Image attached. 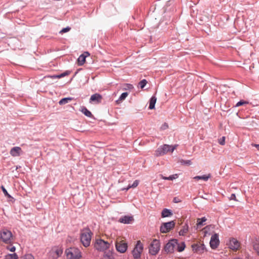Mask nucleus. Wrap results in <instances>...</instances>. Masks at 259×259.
<instances>
[{
  "instance_id": "49",
  "label": "nucleus",
  "mask_w": 259,
  "mask_h": 259,
  "mask_svg": "<svg viewBox=\"0 0 259 259\" xmlns=\"http://www.w3.org/2000/svg\"><path fill=\"white\" fill-rule=\"evenodd\" d=\"M129 189H127V188H122L121 190H125V191H127Z\"/></svg>"
},
{
  "instance_id": "26",
  "label": "nucleus",
  "mask_w": 259,
  "mask_h": 259,
  "mask_svg": "<svg viewBox=\"0 0 259 259\" xmlns=\"http://www.w3.org/2000/svg\"><path fill=\"white\" fill-rule=\"evenodd\" d=\"M176 246L177 247V249L178 251L182 252L185 249L186 245L184 242H182L181 243H179L178 242V244H177Z\"/></svg>"
},
{
  "instance_id": "31",
  "label": "nucleus",
  "mask_w": 259,
  "mask_h": 259,
  "mask_svg": "<svg viewBox=\"0 0 259 259\" xmlns=\"http://www.w3.org/2000/svg\"><path fill=\"white\" fill-rule=\"evenodd\" d=\"M1 188L6 197H7L9 198L13 199V198L11 196V195L8 193L7 190L5 189V187L3 185H2Z\"/></svg>"
},
{
  "instance_id": "23",
  "label": "nucleus",
  "mask_w": 259,
  "mask_h": 259,
  "mask_svg": "<svg viewBox=\"0 0 259 259\" xmlns=\"http://www.w3.org/2000/svg\"><path fill=\"white\" fill-rule=\"evenodd\" d=\"M210 178V175H203V176H197L194 177V179L196 180H203L204 181H207L208 179Z\"/></svg>"
},
{
  "instance_id": "40",
  "label": "nucleus",
  "mask_w": 259,
  "mask_h": 259,
  "mask_svg": "<svg viewBox=\"0 0 259 259\" xmlns=\"http://www.w3.org/2000/svg\"><path fill=\"white\" fill-rule=\"evenodd\" d=\"M7 249L11 252H14L16 250V247L14 246H11L10 247H8Z\"/></svg>"
},
{
  "instance_id": "33",
  "label": "nucleus",
  "mask_w": 259,
  "mask_h": 259,
  "mask_svg": "<svg viewBox=\"0 0 259 259\" xmlns=\"http://www.w3.org/2000/svg\"><path fill=\"white\" fill-rule=\"evenodd\" d=\"M248 104V101H244V100H240L239 101V102H238L236 105H235V107H239V106H242V105H246V104Z\"/></svg>"
},
{
  "instance_id": "22",
  "label": "nucleus",
  "mask_w": 259,
  "mask_h": 259,
  "mask_svg": "<svg viewBox=\"0 0 259 259\" xmlns=\"http://www.w3.org/2000/svg\"><path fill=\"white\" fill-rule=\"evenodd\" d=\"M85 56L84 55L81 54L77 59L78 65L79 66L83 65L85 62Z\"/></svg>"
},
{
  "instance_id": "47",
  "label": "nucleus",
  "mask_w": 259,
  "mask_h": 259,
  "mask_svg": "<svg viewBox=\"0 0 259 259\" xmlns=\"http://www.w3.org/2000/svg\"><path fill=\"white\" fill-rule=\"evenodd\" d=\"M168 127V125L167 124H166V123H165L163 125V129H165L166 128H167Z\"/></svg>"
},
{
  "instance_id": "45",
  "label": "nucleus",
  "mask_w": 259,
  "mask_h": 259,
  "mask_svg": "<svg viewBox=\"0 0 259 259\" xmlns=\"http://www.w3.org/2000/svg\"><path fill=\"white\" fill-rule=\"evenodd\" d=\"M160 177H161V179L163 180H168V177H164L162 175H160Z\"/></svg>"
},
{
  "instance_id": "14",
  "label": "nucleus",
  "mask_w": 259,
  "mask_h": 259,
  "mask_svg": "<svg viewBox=\"0 0 259 259\" xmlns=\"http://www.w3.org/2000/svg\"><path fill=\"white\" fill-rule=\"evenodd\" d=\"M22 151L19 147H13L10 151V154L14 157L19 156L22 154Z\"/></svg>"
},
{
  "instance_id": "18",
  "label": "nucleus",
  "mask_w": 259,
  "mask_h": 259,
  "mask_svg": "<svg viewBox=\"0 0 259 259\" xmlns=\"http://www.w3.org/2000/svg\"><path fill=\"white\" fill-rule=\"evenodd\" d=\"M172 212L170 209L164 208L161 212V217L166 218L169 217L172 215Z\"/></svg>"
},
{
  "instance_id": "51",
  "label": "nucleus",
  "mask_w": 259,
  "mask_h": 259,
  "mask_svg": "<svg viewBox=\"0 0 259 259\" xmlns=\"http://www.w3.org/2000/svg\"><path fill=\"white\" fill-rule=\"evenodd\" d=\"M4 259H5V258H4Z\"/></svg>"
},
{
  "instance_id": "11",
  "label": "nucleus",
  "mask_w": 259,
  "mask_h": 259,
  "mask_svg": "<svg viewBox=\"0 0 259 259\" xmlns=\"http://www.w3.org/2000/svg\"><path fill=\"white\" fill-rule=\"evenodd\" d=\"M115 247L117 251L120 253H124L127 250V244L123 241H119V242H116L115 244Z\"/></svg>"
},
{
  "instance_id": "7",
  "label": "nucleus",
  "mask_w": 259,
  "mask_h": 259,
  "mask_svg": "<svg viewBox=\"0 0 259 259\" xmlns=\"http://www.w3.org/2000/svg\"><path fill=\"white\" fill-rule=\"evenodd\" d=\"M143 248V244L140 240L138 241L135 248L132 251V254L134 259H140Z\"/></svg>"
},
{
  "instance_id": "1",
  "label": "nucleus",
  "mask_w": 259,
  "mask_h": 259,
  "mask_svg": "<svg viewBox=\"0 0 259 259\" xmlns=\"http://www.w3.org/2000/svg\"><path fill=\"white\" fill-rule=\"evenodd\" d=\"M92 232L89 228H85L80 232V241L84 247H88L90 245Z\"/></svg>"
},
{
  "instance_id": "44",
  "label": "nucleus",
  "mask_w": 259,
  "mask_h": 259,
  "mask_svg": "<svg viewBox=\"0 0 259 259\" xmlns=\"http://www.w3.org/2000/svg\"><path fill=\"white\" fill-rule=\"evenodd\" d=\"M82 55H84L85 56V58L90 56V53L88 52H84Z\"/></svg>"
},
{
  "instance_id": "29",
  "label": "nucleus",
  "mask_w": 259,
  "mask_h": 259,
  "mask_svg": "<svg viewBox=\"0 0 259 259\" xmlns=\"http://www.w3.org/2000/svg\"><path fill=\"white\" fill-rule=\"evenodd\" d=\"M128 95V94L127 92H124L122 93L119 99L116 101V102L119 103L120 102L124 100L127 97Z\"/></svg>"
},
{
  "instance_id": "42",
  "label": "nucleus",
  "mask_w": 259,
  "mask_h": 259,
  "mask_svg": "<svg viewBox=\"0 0 259 259\" xmlns=\"http://www.w3.org/2000/svg\"><path fill=\"white\" fill-rule=\"evenodd\" d=\"M230 200H236V195L235 194H232L230 197Z\"/></svg>"
},
{
  "instance_id": "6",
  "label": "nucleus",
  "mask_w": 259,
  "mask_h": 259,
  "mask_svg": "<svg viewBox=\"0 0 259 259\" xmlns=\"http://www.w3.org/2000/svg\"><path fill=\"white\" fill-rule=\"evenodd\" d=\"M110 244L107 241L101 239L96 240L95 244V248L99 251H103L109 248Z\"/></svg>"
},
{
  "instance_id": "28",
  "label": "nucleus",
  "mask_w": 259,
  "mask_h": 259,
  "mask_svg": "<svg viewBox=\"0 0 259 259\" xmlns=\"http://www.w3.org/2000/svg\"><path fill=\"white\" fill-rule=\"evenodd\" d=\"M5 259H18V255L16 253H9L5 255Z\"/></svg>"
},
{
  "instance_id": "50",
  "label": "nucleus",
  "mask_w": 259,
  "mask_h": 259,
  "mask_svg": "<svg viewBox=\"0 0 259 259\" xmlns=\"http://www.w3.org/2000/svg\"><path fill=\"white\" fill-rule=\"evenodd\" d=\"M233 259H240L239 258H233Z\"/></svg>"
},
{
  "instance_id": "38",
  "label": "nucleus",
  "mask_w": 259,
  "mask_h": 259,
  "mask_svg": "<svg viewBox=\"0 0 259 259\" xmlns=\"http://www.w3.org/2000/svg\"><path fill=\"white\" fill-rule=\"evenodd\" d=\"M178 176L177 174L172 175H171L168 177V180L172 181L174 179L178 178Z\"/></svg>"
},
{
  "instance_id": "3",
  "label": "nucleus",
  "mask_w": 259,
  "mask_h": 259,
  "mask_svg": "<svg viewBox=\"0 0 259 259\" xmlns=\"http://www.w3.org/2000/svg\"><path fill=\"white\" fill-rule=\"evenodd\" d=\"M67 259H80L81 253L79 249L75 247H71L66 249Z\"/></svg>"
},
{
  "instance_id": "17",
  "label": "nucleus",
  "mask_w": 259,
  "mask_h": 259,
  "mask_svg": "<svg viewBox=\"0 0 259 259\" xmlns=\"http://www.w3.org/2000/svg\"><path fill=\"white\" fill-rule=\"evenodd\" d=\"M102 99V96L98 93L92 95L90 98V102H95L96 103H100Z\"/></svg>"
},
{
  "instance_id": "39",
  "label": "nucleus",
  "mask_w": 259,
  "mask_h": 259,
  "mask_svg": "<svg viewBox=\"0 0 259 259\" xmlns=\"http://www.w3.org/2000/svg\"><path fill=\"white\" fill-rule=\"evenodd\" d=\"M174 203H179L181 202V200L178 197H175L173 198L172 200Z\"/></svg>"
},
{
  "instance_id": "46",
  "label": "nucleus",
  "mask_w": 259,
  "mask_h": 259,
  "mask_svg": "<svg viewBox=\"0 0 259 259\" xmlns=\"http://www.w3.org/2000/svg\"><path fill=\"white\" fill-rule=\"evenodd\" d=\"M127 85L128 88L130 89H132L133 88V85H132L131 84H127Z\"/></svg>"
},
{
  "instance_id": "12",
  "label": "nucleus",
  "mask_w": 259,
  "mask_h": 259,
  "mask_svg": "<svg viewBox=\"0 0 259 259\" xmlns=\"http://www.w3.org/2000/svg\"><path fill=\"white\" fill-rule=\"evenodd\" d=\"M193 251L198 253H203L205 250V246L203 244H194L192 245Z\"/></svg>"
},
{
  "instance_id": "32",
  "label": "nucleus",
  "mask_w": 259,
  "mask_h": 259,
  "mask_svg": "<svg viewBox=\"0 0 259 259\" xmlns=\"http://www.w3.org/2000/svg\"><path fill=\"white\" fill-rule=\"evenodd\" d=\"M139 180H135L133 183L132 184V185H128V186H127V189H130L131 188H136V187L138 186V185H139Z\"/></svg>"
},
{
  "instance_id": "21",
  "label": "nucleus",
  "mask_w": 259,
  "mask_h": 259,
  "mask_svg": "<svg viewBox=\"0 0 259 259\" xmlns=\"http://www.w3.org/2000/svg\"><path fill=\"white\" fill-rule=\"evenodd\" d=\"M206 218L204 217L201 218H198L197 220V228L201 227L205 225V222L206 221Z\"/></svg>"
},
{
  "instance_id": "43",
  "label": "nucleus",
  "mask_w": 259,
  "mask_h": 259,
  "mask_svg": "<svg viewBox=\"0 0 259 259\" xmlns=\"http://www.w3.org/2000/svg\"><path fill=\"white\" fill-rule=\"evenodd\" d=\"M254 248L256 250V252H257L258 255H259V244L254 246Z\"/></svg>"
},
{
  "instance_id": "4",
  "label": "nucleus",
  "mask_w": 259,
  "mask_h": 259,
  "mask_svg": "<svg viewBox=\"0 0 259 259\" xmlns=\"http://www.w3.org/2000/svg\"><path fill=\"white\" fill-rule=\"evenodd\" d=\"M175 148L170 145L164 144L158 148L155 152V155L157 157L160 156L165 154L168 152H173Z\"/></svg>"
},
{
  "instance_id": "16",
  "label": "nucleus",
  "mask_w": 259,
  "mask_h": 259,
  "mask_svg": "<svg viewBox=\"0 0 259 259\" xmlns=\"http://www.w3.org/2000/svg\"><path fill=\"white\" fill-rule=\"evenodd\" d=\"M133 220L134 219L132 216L124 215V217L120 218L119 221L121 223L128 224H130Z\"/></svg>"
},
{
  "instance_id": "36",
  "label": "nucleus",
  "mask_w": 259,
  "mask_h": 259,
  "mask_svg": "<svg viewBox=\"0 0 259 259\" xmlns=\"http://www.w3.org/2000/svg\"><path fill=\"white\" fill-rule=\"evenodd\" d=\"M70 27H65V28H63L60 31V33H66L68 31H69L70 30Z\"/></svg>"
},
{
  "instance_id": "35",
  "label": "nucleus",
  "mask_w": 259,
  "mask_h": 259,
  "mask_svg": "<svg viewBox=\"0 0 259 259\" xmlns=\"http://www.w3.org/2000/svg\"><path fill=\"white\" fill-rule=\"evenodd\" d=\"M20 259H34V257L31 254H27L22 256Z\"/></svg>"
},
{
  "instance_id": "2",
  "label": "nucleus",
  "mask_w": 259,
  "mask_h": 259,
  "mask_svg": "<svg viewBox=\"0 0 259 259\" xmlns=\"http://www.w3.org/2000/svg\"><path fill=\"white\" fill-rule=\"evenodd\" d=\"M0 240L6 244H12L14 241V237L11 231L4 228L0 231Z\"/></svg>"
},
{
  "instance_id": "15",
  "label": "nucleus",
  "mask_w": 259,
  "mask_h": 259,
  "mask_svg": "<svg viewBox=\"0 0 259 259\" xmlns=\"http://www.w3.org/2000/svg\"><path fill=\"white\" fill-rule=\"evenodd\" d=\"M63 253V249L61 247H55L52 249V253H53L54 258H58Z\"/></svg>"
},
{
  "instance_id": "41",
  "label": "nucleus",
  "mask_w": 259,
  "mask_h": 259,
  "mask_svg": "<svg viewBox=\"0 0 259 259\" xmlns=\"http://www.w3.org/2000/svg\"><path fill=\"white\" fill-rule=\"evenodd\" d=\"M182 163H183L184 164H188V165H190L191 164V160H183L182 161Z\"/></svg>"
},
{
  "instance_id": "34",
  "label": "nucleus",
  "mask_w": 259,
  "mask_h": 259,
  "mask_svg": "<svg viewBox=\"0 0 259 259\" xmlns=\"http://www.w3.org/2000/svg\"><path fill=\"white\" fill-rule=\"evenodd\" d=\"M147 83V81L145 79H144L139 82V84L141 89H143L145 87Z\"/></svg>"
},
{
  "instance_id": "5",
  "label": "nucleus",
  "mask_w": 259,
  "mask_h": 259,
  "mask_svg": "<svg viewBox=\"0 0 259 259\" xmlns=\"http://www.w3.org/2000/svg\"><path fill=\"white\" fill-rule=\"evenodd\" d=\"M160 243L159 240L154 239L149 247V253L152 255H156L160 250Z\"/></svg>"
},
{
  "instance_id": "10",
  "label": "nucleus",
  "mask_w": 259,
  "mask_h": 259,
  "mask_svg": "<svg viewBox=\"0 0 259 259\" xmlns=\"http://www.w3.org/2000/svg\"><path fill=\"white\" fill-rule=\"evenodd\" d=\"M209 244L210 247L212 249H215L218 248L220 244L218 234L215 233L211 236Z\"/></svg>"
},
{
  "instance_id": "19",
  "label": "nucleus",
  "mask_w": 259,
  "mask_h": 259,
  "mask_svg": "<svg viewBox=\"0 0 259 259\" xmlns=\"http://www.w3.org/2000/svg\"><path fill=\"white\" fill-rule=\"evenodd\" d=\"M189 226L187 223H185L183 226L182 229L179 232V235L185 236L188 231Z\"/></svg>"
},
{
  "instance_id": "25",
  "label": "nucleus",
  "mask_w": 259,
  "mask_h": 259,
  "mask_svg": "<svg viewBox=\"0 0 259 259\" xmlns=\"http://www.w3.org/2000/svg\"><path fill=\"white\" fill-rule=\"evenodd\" d=\"M81 111L87 117H91L93 115L91 111H90L85 107L82 106L81 107Z\"/></svg>"
},
{
  "instance_id": "9",
  "label": "nucleus",
  "mask_w": 259,
  "mask_h": 259,
  "mask_svg": "<svg viewBox=\"0 0 259 259\" xmlns=\"http://www.w3.org/2000/svg\"><path fill=\"white\" fill-rule=\"evenodd\" d=\"M175 222L174 221L163 223L160 227V232L162 233H166L169 232L175 227Z\"/></svg>"
},
{
  "instance_id": "27",
  "label": "nucleus",
  "mask_w": 259,
  "mask_h": 259,
  "mask_svg": "<svg viewBox=\"0 0 259 259\" xmlns=\"http://www.w3.org/2000/svg\"><path fill=\"white\" fill-rule=\"evenodd\" d=\"M72 99L73 98L71 97L64 98L59 101V103L61 105H65L71 101Z\"/></svg>"
},
{
  "instance_id": "8",
  "label": "nucleus",
  "mask_w": 259,
  "mask_h": 259,
  "mask_svg": "<svg viewBox=\"0 0 259 259\" xmlns=\"http://www.w3.org/2000/svg\"><path fill=\"white\" fill-rule=\"evenodd\" d=\"M178 244V240L173 239L169 240L164 246V250L167 253H173Z\"/></svg>"
},
{
  "instance_id": "24",
  "label": "nucleus",
  "mask_w": 259,
  "mask_h": 259,
  "mask_svg": "<svg viewBox=\"0 0 259 259\" xmlns=\"http://www.w3.org/2000/svg\"><path fill=\"white\" fill-rule=\"evenodd\" d=\"M103 259H114L113 252L110 250L105 251L103 256Z\"/></svg>"
},
{
  "instance_id": "30",
  "label": "nucleus",
  "mask_w": 259,
  "mask_h": 259,
  "mask_svg": "<svg viewBox=\"0 0 259 259\" xmlns=\"http://www.w3.org/2000/svg\"><path fill=\"white\" fill-rule=\"evenodd\" d=\"M70 73V71L67 70V71H65L64 72H63L62 73H61L59 75H54V76H53V78H60L63 77H64L65 76H67V75H69Z\"/></svg>"
},
{
  "instance_id": "13",
  "label": "nucleus",
  "mask_w": 259,
  "mask_h": 259,
  "mask_svg": "<svg viewBox=\"0 0 259 259\" xmlns=\"http://www.w3.org/2000/svg\"><path fill=\"white\" fill-rule=\"evenodd\" d=\"M229 246L232 250H237L240 246V243L236 239L233 238L230 240Z\"/></svg>"
},
{
  "instance_id": "20",
  "label": "nucleus",
  "mask_w": 259,
  "mask_h": 259,
  "mask_svg": "<svg viewBox=\"0 0 259 259\" xmlns=\"http://www.w3.org/2000/svg\"><path fill=\"white\" fill-rule=\"evenodd\" d=\"M156 98L155 96H152L149 101V109H153L155 108V105L156 102Z\"/></svg>"
},
{
  "instance_id": "37",
  "label": "nucleus",
  "mask_w": 259,
  "mask_h": 259,
  "mask_svg": "<svg viewBox=\"0 0 259 259\" xmlns=\"http://www.w3.org/2000/svg\"><path fill=\"white\" fill-rule=\"evenodd\" d=\"M219 143L221 145H224L225 144V137H222L219 140Z\"/></svg>"
},
{
  "instance_id": "48",
  "label": "nucleus",
  "mask_w": 259,
  "mask_h": 259,
  "mask_svg": "<svg viewBox=\"0 0 259 259\" xmlns=\"http://www.w3.org/2000/svg\"><path fill=\"white\" fill-rule=\"evenodd\" d=\"M254 146L259 150V144H255Z\"/></svg>"
}]
</instances>
